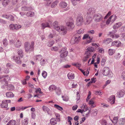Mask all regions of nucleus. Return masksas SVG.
Returning <instances> with one entry per match:
<instances>
[{
	"label": "nucleus",
	"instance_id": "nucleus-58",
	"mask_svg": "<svg viewBox=\"0 0 125 125\" xmlns=\"http://www.w3.org/2000/svg\"><path fill=\"white\" fill-rule=\"evenodd\" d=\"M119 36L117 34H114L112 35L111 37L113 38H117L119 37Z\"/></svg>",
	"mask_w": 125,
	"mask_h": 125
},
{
	"label": "nucleus",
	"instance_id": "nucleus-31",
	"mask_svg": "<svg viewBox=\"0 0 125 125\" xmlns=\"http://www.w3.org/2000/svg\"><path fill=\"white\" fill-rule=\"evenodd\" d=\"M3 43L4 46L6 47L8 44V41L6 39H4L3 40Z\"/></svg>",
	"mask_w": 125,
	"mask_h": 125
},
{
	"label": "nucleus",
	"instance_id": "nucleus-12",
	"mask_svg": "<svg viewBox=\"0 0 125 125\" xmlns=\"http://www.w3.org/2000/svg\"><path fill=\"white\" fill-rule=\"evenodd\" d=\"M110 70L109 68L108 67H105L103 69V74L105 75H107L109 74Z\"/></svg>",
	"mask_w": 125,
	"mask_h": 125
},
{
	"label": "nucleus",
	"instance_id": "nucleus-54",
	"mask_svg": "<svg viewBox=\"0 0 125 125\" xmlns=\"http://www.w3.org/2000/svg\"><path fill=\"white\" fill-rule=\"evenodd\" d=\"M29 8L26 7H22L21 8V10L22 11H24L28 10Z\"/></svg>",
	"mask_w": 125,
	"mask_h": 125
},
{
	"label": "nucleus",
	"instance_id": "nucleus-13",
	"mask_svg": "<svg viewBox=\"0 0 125 125\" xmlns=\"http://www.w3.org/2000/svg\"><path fill=\"white\" fill-rule=\"evenodd\" d=\"M115 96L114 95H111L109 98L108 101L110 103L112 104H114L115 102Z\"/></svg>",
	"mask_w": 125,
	"mask_h": 125
},
{
	"label": "nucleus",
	"instance_id": "nucleus-43",
	"mask_svg": "<svg viewBox=\"0 0 125 125\" xmlns=\"http://www.w3.org/2000/svg\"><path fill=\"white\" fill-rule=\"evenodd\" d=\"M42 76L44 78H46L47 75V73L45 71H43L42 73Z\"/></svg>",
	"mask_w": 125,
	"mask_h": 125
},
{
	"label": "nucleus",
	"instance_id": "nucleus-47",
	"mask_svg": "<svg viewBox=\"0 0 125 125\" xmlns=\"http://www.w3.org/2000/svg\"><path fill=\"white\" fill-rule=\"evenodd\" d=\"M56 117V119L58 121H60V116L59 114H57L55 115Z\"/></svg>",
	"mask_w": 125,
	"mask_h": 125
},
{
	"label": "nucleus",
	"instance_id": "nucleus-45",
	"mask_svg": "<svg viewBox=\"0 0 125 125\" xmlns=\"http://www.w3.org/2000/svg\"><path fill=\"white\" fill-rule=\"evenodd\" d=\"M50 123L52 125H54L55 119L54 118H51L50 120Z\"/></svg>",
	"mask_w": 125,
	"mask_h": 125
},
{
	"label": "nucleus",
	"instance_id": "nucleus-51",
	"mask_svg": "<svg viewBox=\"0 0 125 125\" xmlns=\"http://www.w3.org/2000/svg\"><path fill=\"white\" fill-rule=\"evenodd\" d=\"M121 24L120 23H117L113 26L114 28H117L121 26Z\"/></svg>",
	"mask_w": 125,
	"mask_h": 125
},
{
	"label": "nucleus",
	"instance_id": "nucleus-17",
	"mask_svg": "<svg viewBox=\"0 0 125 125\" xmlns=\"http://www.w3.org/2000/svg\"><path fill=\"white\" fill-rule=\"evenodd\" d=\"M124 94V91L121 90L117 93V96L119 97H121L123 96Z\"/></svg>",
	"mask_w": 125,
	"mask_h": 125
},
{
	"label": "nucleus",
	"instance_id": "nucleus-38",
	"mask_svg": "<svg viewBox=\"0 0 125 125\" xmlns=\"http://www.w3.org/2000/svg\"><path fill=\"white\" fill-rule=\"evenodd\" d=\"M72 65L78 67H80L81 66V64L78 63H73Z\"/></svg>",
	"mask_w": 125,
	"mask_h": 125
},
{
	"label": "nucleus",
	"instance_id": "nucleus-36",
	"mask_svg": "<svg viewBox=\"0 0 125 125\" xmlns=\"http://www.w3.org/2000/svg\"><path fill=\"white\" fill-rule=\"evenodd\" d=\"M92 45L93 46H94L95 47V50L96 49H98V48L99 47V46H100L99 44H96V43H93L92 44Z\"/></svg>",
	"mask_w": 125,
	"mask_h": 125
},
{
	"label": "nucleus",
	"instance_id": "nucleus-26",
	"mask_svg": "<svg viewBox=\"0 0 125 125\" xmlns=\"http://www.w3.org/2000/svg\"><path fill=\"white\" fill-rule=\"evenodd\" d=\"M9 28L11 30H16L15 25L13 24H11L9 25Z\"/></svg>",
	"mask_w": 125,
	"mask_h": 125
},
{
	"label": "nucleus",
	"instance_id": "nucleus-42",
	"mask_svg": "<svg viewBox=\"0 0 125 125\" xmlns=\"http://www.w3.org/2000/svg\"><path fill=\"white\" fill-rule=\"evenodd\" d=\"M41 90L40 88H36L35 92L36 93H39L40 94H43V92L41 91Z\"/></svg>",
	"mask_w": 125,
	"mask_h": 125
},
{
	"label": "nucleus",
	"instance_id": "nucleus-14",
	"mask_svg": "<svg viewBox=\"0 0 125 125\" xmlns=\"http://www.w3.org/2000/svg\"><path fill=\"white\" fill-rule=\"evenodd\" d=\"M121 42L118 41H114L112 43V46H116L117 47H119L121 45Z\"/></svg>",
	"mask_w": 125,
	"mask_h": 125
},
{
	"label": "nucleus",
	"instance_id": "nucleus-49",
	"mask_svg": "<svg viewBox=\"0 0 125 125\" xmlns=\"http://www.w3.org/2000/svg\"><path fill=\"white\" fill-rule=\"evenodd\" d=\"M31 116L32 118L35 119L36 117V115L35 113L34 112H32L31 114Z\"/></svg>",
	"mask_w": 125,
	"mask_h": 125
},
{
	"label": "nucleus",
	"instance_id": "nucleus-53",
	"mask_svg": "<svg viewBox=\"0 0 125 125\" xmlns=\"http://www.w3.org/2000/svg\"><path fill=\"white\" fill-rule=\"evenodd\" d=\"M35 58L36 60H40L42 58V56L40 55H38L35 56Z\"/></svg>",
	"mask_w": 125,
	"mask_h": 125
},
{
	"label": "nucleus",
	"instance_id": "nucleus-20",
	"mask_svg": "<svg viewBox=\"0 0 125 125\" xmlns=\"http://www.w3.org/2000/svg\"><path fill=\"white\" fill-rule=\"evenodd\" d=\"M11 79V77H9L8 75H7L4 76V78L3 80H4V82L6 83L7 82L10 81Z\"/></svg>",
	"mask_w": 125,
	"mask_h": 125
},
{
	"label": "nucleus",
	"instance_id": "nucleus-25",
	"mask_svg": "<svg viewBox=\"0 0 125 125\" xmlns=\"http://www.w3.org/2000/svg\"><path fill=\"white\" fill-rule=\"evenodd\" d=\"M68 76L69 79H73L74 78V74L73 73H70L68 74Z\"/></svg>",
	"mask_w": 125,
	"mask_h": 125
},
{
	"label": "nucleus",
	"instance_id": "nucleus-35",
	"mask_svg": "<svg viewBox=\"0 0 125 125\" xmlns=\"http://www.w3.org/2000/svg\"><path fill=\"white\" fill-rule=\"evenodd\" d=\"M16 122L14 120H10L8 123V124L9 125H15Z\"/></svg>",
	"mask_w": 125,
	"mask_h": 125
},
{
	"label": "nucleus",
	"instance_id": "nucleus-27",
	"mask_svg": "<svg viewBox=\"0 0 125 125\" xmlns=\"http://www.w3.org/2000/svg\"><path fill=\"white\" fill-rule=\"evenodd\" d=\"M6 95L7 97H13L14 95L12 92H9L6 93Z\"/></svg>",
	"mask_w": 125,
	"mask_h": 125
},
{
	"label": "nucleus",
	"instance_id": "nucleus-10",
	"mask_svg": "<svg viewBox=\"0 0 125 125\" xmlns=\"http://www.w3.org/2000/svg\"><path fill=\"white\" fill-rule=\"evenodd\" d=\"M83 39H86V42L85 43L86 44L90 43L92 40V38L89 36V35L87 34L84 35L83 38Z\"/></svg>",
	"mask_w": 125,
	"mask_h": 125
},
{
	"label": "nucleus",
	"instance_id": "nucleus-39",
	"mask_svg": "<svg viewBox=\"0 0 125 125\" xmlns=\"http://www.w3.org/2000/svg\"><path fill=\"white\" fill-rule=\"evenodd\" d=\"M55 108L60 111H62L63 110L62 107L57 104H55Z\"/></svg>",
	"mask_w": 125,
	"mask_h": 125
},
{
	"label": "nucleus",
	"instance_id": "nucleus-19",
	"mask_svg": "<svg viewBox=\"0 0 125 125\" xmlns=\"http://www.w3.org/2000/svg\"><path fill=\"white\" fill-rule=\"evenodd\" d=\"M41 26L42 29H44L46 27H50V25L47 22L42 23Z\"/></svg>",
	"mask_w": 125,
	"mask_h": 125
},
{
	"label": "nucleus",
	"instance_id": "nucleus-55",
	"mask_svg": "<svg viewBox=\"0 0 125 125\" xmlns=\"http://www.w3.org/2000/svg\"><path fill=\"white\" fill-rule=\"evenodd\" d=\"M121 77L123 79L125 80V71L123 72L121 74Z\"/></svg>",
	"mask_w": 125,
	"mask_h": 125
},
{
	"label": "nucleus",
	"instance_id": "nucleus-41",
	"mask_svg": "<svg viewBox=\"0 0 125 125\" xmlns=\"http://www.w3.org/2000/svg\"><path fill=\"white\" fill-rule=\"evenodd\" d=\"M49 90L51 91H52L55 89V85H51L49 87Z\"/></svg>",
	"mask_w": 125,
	"mask_h": 125
},
{
	"label": "nucleus",
	"instance_id": "nucleus-15",
	"mask_svg": "<svg viewBox=\"0 0 125 125\" xmlns=\"http://www.w3.org/2000/svg\"><path fill=\"white\" fill-rule=\"evenodd\" d=\"M17 53L21 58H23V51L21 49H19L17 50Z\"/></svg>",
	"mask_w": 125,
	"mask_h": 125
},
{
	"label": "nucleus",
	"instance_id": "nucleus-6",
	"mask_svg": "<svg viewBox=\"0 0 125 125\" xmlns=\"http://www.w3.org/2000/svg\"><path fill=\"white\" fill-rule=\"evenodd\" d=\"M83 22V17L81 15L78 16L76 21L77 25L78 26H81L82 25Z\"/></svg>",
	"mask_w": 125,
	"mask_h": 125
},
{
	"label": "nucleus",
	"instance_id": "nucleus-30",
	"mask_svg": "<svg viewBox=\"0 0 125 125\" xmlns=\"http://www.w3.org/2000/svg\"><path fill=\"white\" fill-rule=\"evenodd\" d=\"M73 120V118L70 116H68L67 117V121L68 124L69 125H71L72 124L71 121Z\"/></svg>",
	"mask_w": 125,
	"mask_h": 125
},
{
	"label": "nucleus",
	"instance_id": "nucleus-48",
	"mask_svg": "<svg viewBox=\"0 0 125 125\" xmlns=\"http://www.w3.org/2000/svg\"><path fill=\"white\" fill-rule=\"evenodd\" d=\"M10 19V21H14V17L12 16V15L11 14H9V16L8 19Z\"/></svg>",
	"mask_w": 125,
	"mask_h": 125
},
{
	"label": "nucleus",
	"instance_id": "nucleus-40",
	"mask_svg": "<svg viewBox=\"0 0 125 125\" xmlns=\"http://www.w3.org/2000/svg\"><path fill=\"white\" fill-rule=\"evenodd\" d=\"M61 5L62 8H64L66 6L67 4L65 2H62L61 3Z\"/></svg>",
	"mask_w": 125,
	"mask_h": 125
},
{
	"label": "nucleus",
	"instance_id": "nucleus-59",
	"mask_svg": "<svg viewBox=\"0 0 125 125\" xmlns=\"http://www.w3.org/2000/svg\"><path fill=\"white\" fill-rule=\"evenodd\" d=\"M98 51L99 53H103L104 52V50L102 48H101L99 49Z\"/></svg>",
	"mask_w": 125,
	"mask_h": 125
},
{
	"label": "nucleus",
	"instance_id": "nucleus-8",
	"mask_svg": "<svg viewBox=\"0 0 125 125\" xmlns=\"http://www.w3.org/2000/svg\"><path fill=\"white\" fill-rule=\"evenodd\" d=\"M94 18L96 22H100L102 20L103 17L100 14H95Z\"/></svg>",
	"mask_w": 125,
	"mask_h": 125
},
{
	"label": "nucleus",
	"instance_id": "nucleus-34",
	"mask_svg": "<svg viewBox=\"0 0 125 125\" xmlns=\"http://www.w3.org/2000/svg\"><path fill=\"white\" fill-rule=\"evenodd\" d=\"M34 13L33 12L30 11L28 12H27L26 15L27 16L32 17L34 15Z\"/></svg>",
	"mask_w": 125,
	"mask_h": 125
},
{
	"label": "nucleus",
	"instance_id": "nucleus-32",
	"mask_svg": "<svg viewBox=\"0 0 125 125\" xmlns=\"http://www.w3.org/2000/svg\"><path fill=\"white\" fill-rule=\"evenodd\" d=\"M43 109L44 111H46L48 114H50L49 113V111H50V110L48 108L44 106L43 107Z\"/></svg>",
	"mask_w": 125,
	"mask_h": 125
},
{
	"label": "nucleus",
	"instance_id": "nucleus-29",
	"mask_svg": "<svg viewBox=\"0 0 125 125\" xmlns=\"http://www.w3.org/2000/svg\"><path fill=\"white\" fill-rule=\"evenodd\" d=\"M10 1V0H3L2 4L4 6H6L8 4Z\"/></svg>",
	"mask_w": 125,
	"mask_h": 125
},
{
	"label": "nucleus",
	"instance_id": "nucleus-44",
	"mask_svg": "<svg viewBox=\"0 0 125 125\" xmlns=\"http://www.w3.org/2000/svg\"><path fill=\"white\" fill-rule=\"evenodd\" d=\"M94 94L97 95H101L102 94V93L100 91H95L94 92Z\"/></svg>",
	"mask_w": 125,
	"mask_h": 125
},
{
	"label": "nucleus",
	"instance_id": "nucleus-9",
	"mask_svg": "<svg viewBox=\"0 0 125 125\" xmlns=\"http://www.w3.org/2000/svg\"><path fill=\"white\" fill-rule=\"evenodd\" d=\"M61 53V57H66L68 54V52L66 51V48H62L61 51H60Z\"/></svg>",
	"mask_w": 125,
	"mask_h": 125
},
{
	"label": "nucleus",
	"instance_id": "nucleus-4",
	"mask_svg": "<svg viewBox=\"0 0 125 125\" xmlns=\"http://www.w3.org/2000/svg\"><path fill=\"white\" fill-rule=\"evenodd\" d=\"M66 26L69 28H73L74 27V21L73 19L70 18L69 21L66 22Z\"/></svg>",
	"mask_w": 125,
	"mask_h": 125
},
{
	"label": "nucleus",
	"instance_id": "nucleus-7",
	"mask_svg": "<svg viewBox=\"0 0 125 125\" xmlns=\"http://www.w3.org/2000/svg\"><path fill=\"white\" fill-rule=\"evenodd\" d=\"M10 100H3L0 105V107L2 108H7L8 106V103H10Z\"/></svg>",
	"mask_w": 125,
	"mask_h": 125
},
{
	"label": "nucleus",
	"instance_id": "nucleus-56",
	"mask_svg": "<svg viewBox=\"0 0 125 125\" xmlns=\"http://www.w3.org/2000/svg\"><path fill=\"white\" fill-rule=\"evenodd\" d=\"M54 41H51L49 42L48 44V46L49 47H51L54 44Z\"/></svg>",
	"mask_w": 125,
	"mask_h": 125
},
{
	"label": "nucleus",
	"instance_id": "nucleus-50",
	"mask_svg": "<svg viewBox=\"0 0 125 125\" xmlns=\"http://www.w3.org/2000/svg\"><path fill=\"white\" fill-rule=\"evenodd\" d=\"M15 27L16 30H18L21 28V26L19 24H15Z\"/></svg>",
	"mask_w": 125,
	"mask_h": 125
},
{
	"label": "nucleus",
	"instance_id": "nucleus-63",
	"mask_svg": "<svg viewBox=\"0 0 125 125\" xmlns=\"http://www.w3.org/2000/svg\"><path fill=\"white\" fill-rule=\"evenodd\" d=\"M120 54L118 53L115 55V57L116 59H118L120 58Z\"/></svg>",
	"mask_w": 125,
	"mask_h": 125
},
{
	"label": "nucleus",
	"instance_id": "nucleus-61",
	"mask_svg": "<svg viewBox=\"0 0 125 125\" xmlns=\"http://www.w3.org/2000/svg\"><path fill=\"white\" fill-rule=\"evenodd\" d=\"M63 100L66 101H68L69 98L67 97L62 96Z\"/></svg>",
	"mask_w": 125,
	"mask_h": 125
},
{
	"label": "nucleus",
	"instance_id": "nucleus-11",
	"mask_svg": "<svg viewBox=\"0 0 125 125\" xmlns=\"http://www.w3.org/2000/svg\"><path fill=\"white\" fill-rule=\"evenodd\" d=\"M13 58L17 63L18 64H21V60L20 58L18 56H14Z\"/></svg>",
	"mask_w": 125,
	"mask_h": 125
},
{
	"label": "nucleus",
	"instance_id": "nucleus-21",
	"mask_svg": "<svg viewBox=\"0 0 125 125\" xmlns=\"http://www.w3.org/2000/svg\"><path fill=\"white\" fill-rule=\"evenodd\" d=\"M15 46L17 48H19L20 47L21 45V42L20 40H18L16 42L15 44Z\"/></svg>",
	"mask_w": 125,
	"mask_h": 125
},
{
	"label": "nucleus",
	"instance_id": "nucleus-23",
	"mask_svg": "<svg viewBox=\"0 0 125 125\" xmlns=\"http://www.w3.org/2000/svg\"><path fill=\"white\" fill-rule=\"evenodd\" d=\"M90 112V111L88 110H86V111H83L82 115L83 116H87L89 114Z\"/></svg>",
	"mask_w": 125,
	"mask_h": 125
},
{
	"label": "nucleus",
	"instance_id": "nucleus-24",
	"mask_svg": "<svg viewBox=\"0 0 125 125\" xmlns=\"http://www.w3.org/2000/svg\"><path fill=\"white\" fill-rule=\"evenodd\" d=\"M89 104L91 105V107H94L96 106V105L94 103V102L92 100L90 101L88 103Z\"/></svg>",
	"mask_w": 125,
	"mask_h": 125
},
{
	"label": "nucleus",
	"instance_id": "nucleus-18",
	"mask_svg": "<svg viewBox=\"0 0 125 125\" xmlns=\"http://www.w3.org/2000/svg\"><path fill=\"white\" fill-rule=\"evenodd\" d=\"M81 108L83 111H86V110H88V107L85 103L83 104L81 106Z\"/></svg>",
	"mask_w": 125,
	"mask_h": 125
},
{
	"label": "nucleus",
	"instance_id": "nucleus-3",
	"mask_svg": "<svg viewBox=\"0 0 125 125\" xmlns=\"http://www.w3.org/2000/svg\"><path fill=\"white\" fill-rule=\"evenodd\" d=\"M55 30L61 32V33L62 35L66 34L67 31L66 28L63 26L59 27L55 26Z\"/></svg>",
	"mask_w": 125,
	"mask_h": 125
},
{
	"label": "nucleus",
	"instance_id": "nucleus-52",
	"mask_svg": "<svg viewBox=\"0 0 125 125\" xmlns=\"http://www.w3.org/2000/svg\"><path fill=\"white\" fill-rule=\"evenodd\" d=\"M112 41V40L111 38H108L104 41V42H106L107 43H108Z\"/></svg>",
	"mask_w": 125,
	"mask_h": 125
},
{
	"label": "nucleus",
	"instance_id": "nucleus-1",
	"mask_svg": "<svg viewBox=\"0 0 125 125\" xmlns=\"http://www.w3.org/2000/svg\"><path fill=\"white\" fill-rule=\"evenodd\" d=\"M34 42L32 41L31 43L30 46L29 45V43L28 42H26L24 44V48L25 51L27 53H30L31 51H33L34 49Z\"/></svg>",
	"mask_w": 125,
	"mask_h": 125
},
{
	"label": "nucleus",
	"instance_id": "nucleus-60",
	"mask_svg": "<svg viewBox=\"0 0 125 125\" xmlns=\"http://www.w3.org/2000/svg\"><path fill=\"white\" fill-rule=\"evenodd\" d=\"M48 103H50L49 105L52 106H54L55 107V104H54V102H53V101H49Z\"/></svg>",
	"mask_w": 125,
	"mask_h": 125
},
{
	"label": "nucleus",
	"instance_id": "nucleus-46",
	"mask_svg": "<svg viewBox=\"0 0 125 125\" xmlns=\"http://www.w3.org/2000/svg\"><path fill=\"white\" fill-rule=\"evenodd\" d=\"M81 38L80 36H78L75 37L74 41L76 42H77L80 40Z\"/></svg>",
	"mask_w": 125,
	"mask_h": 125
},
{
	"label": "nucleus",
	"instance_id": "nucleus-57",
	"mask_svg": "<svg viewBox=\"0 0 125 125\" xmlns=\"http://www.w3.org/2000/svg\"><path fill=\"white\" fill-rule=\"evenodd\" d=\"M84 29H81L77 31V33L78 34H81L84 32Z\"/></svg>",
	"mask_w": 125,
	"mask_h": 125
},
{
	"label": "nucleus",
	"instance_id": "nucleus-28",
	"mask_svg": "<svg viewBox=\"0 0 125 125\" xmlns=\"http://www.w3.org/2000/svg\"><path fill=\"white\" fill-rule=\"evenodd\" d=\"M118 117H115L114 118L113 120L112 121V120H111V121H112L114 125H115L117 123L118 121Z\"/></svg>",
	"mask_w": 125,
	"mask_h": 125
},
{
	"label": "nucleus",
	"instance_id": "nucleus-64",
	"mask_svg": "<svg viewBox=\"0 0 125 125\" xmlns=\"http://www.w3.org/2000/svg\"><path fill=\"white\" fill-rule=\"evenodd\" d=\"M0 22L3 24H5L6 23V21L5 20L1 19H0Z\"/></svg>",
	"mask_w": 125,
	"mask_h": 125
},
{
	"label": "nucleus",
	"instance_id": "nucleus-33",
	"mask_svg": "<svg viewBox=\"0 0 125 125\" xmlns=\"http://www.w3.org/2000/svg\"><path fill=\"white\" fill-rule=\"evenodd\" d=\"M14 86L12 85H9L8 86L7 89L9 90H13L14 89Z\"/></svg>",
	"mask_w": 125,
	"mask_h": 125
},
{
	"label": "nucleus",
	"instance_id": "nucleus-16",
	"mask_svg": "<svg viewBox=\"0 0 125 125\" xmlns=\"http://www.w3.org/2000/svg\"><path fill=\"white\" fill-rule=\"evenodd\" d=\"M29 121L28 118L27 117H25L22 120V125H27Z\"/></svg>",
	"mask_w": 125,
	"mask_h": 125
},
{
	"label": "nucleus",
	"instance_id": "nucleus-5",
	"mask_svg": "<svg viewBox=\"0 0 125 125\" xmlns=\"http://www.w3.org/2000/svg\"><path fill=\"white\" fill-rule=\"evenodd\" d=\"M116 16L115 15H113L110 17L107 20L106 22V24L107 25H108L110 23L113 22L116 19Z\"/></svg>",
	"mask_w": 125,
	"mask_h": 125
},
{
	"label": "nucleus",
	"instance_id": "nucleus-22",
	"mask_svg": "<svg viewBox=\"0 0 125 125\" xmlns=\"http://www.w3.org/2000/svg\"><path fill=\"white\" fill-rule=\"evenodd\" d=\"M115 49H109L108 51V53L109 55H112L115 52Z\"/></svg>",
	"mask_w": 125,
	"mask_h": 125
},
{
	"label": "nucleus",
	"instance_id": "nucleus-2",
	"mask_svg": "<svg viewBox=\"0 0 125 125\" xmlns=\"http://www.w3.org/2000/svg\"><path fill=\"white\" fill-rule=\"evenodd\" d=\"M95 51V49L94 47H88L85 51V54L86 55V56L85 59H84V61H86L87 58L89 57L91 54V53L94 52Z\"/></svg>",
	"mask_w": 125,
	"mask_h": 125
},
{
	"label": "nucleus",
	"instance_id": "nucleus-37",
	"mask_svg": "<svg viewBox=\"0 0 125 125\" xmlns=\"http://www.w3.org/2000/svg\"><path fill=\"white\" fill-rule=\"evenodd\" d=\"M46 60L44 59H41L40 60V64L42 65H44L46 63L47 61Z\"/></svg>",
	"mask_w": 125,
	"mask_h": 125
},
{
	"label": "nucleus",
	"instance_id": "nucleus-62",
	"mask_svg": "<svg viewBox=\"0 0 125 125\" xmlns=\"http://www.w3.org/2000/svg\"><path fill=\"white\" fill-rule=\"evenodd\" d=\"M102 125H107L106 121L105 120H103L101 122Z\"/></svg>",
	"mask_w": 125,
	"mask_h": 125
}]
</instances>
